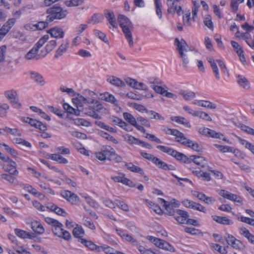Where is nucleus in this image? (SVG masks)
<instances>
[{"label":"nucleus","instance_id":"nucleus-1","mask_svg":"<svg viewBox=\"0 0 254 254\" xmlns=\"http://www.w3.org/2000/svg\"><path fill=\"white\" fill-rule=\"evenodd\" d=\"M118 21L129 46L132 47L133 41L131 31L133 28L132 23L127 16L122 14L118 15Z\"/></svg>","mask_w":254,"mask_h":254},{"label":"nucleus","instance_id":"nucleus-2","mask_svg":"<svg viewBox=\"0 0 254 254\" xmlns=\"http://www.w3.org/2000/svg\"><path fill=\"white\" fill-rule=\"evenodd\" d=\"M175 45L177 46V50L183 63L185 64H188L191 58L192 50L189 48L187 42L183 39L180 41L178 38H176Z\"/></svg>","mask_w":254,"mask_h":254},{"label":"nucleus","instance_id":"nucleus-3","mask_svg":"<svg viewBox=\"0 0 254 254\" xmlns=\"http://www.w3.org/2000/svg\"><path fill=\"white\" fill-rule=\"evenodd\" d=\"M46 13L48 14L47 20L52 22L55 19H62L65 18L67 15V11L66 10H63L60 6L55 5L48 8Z\"/></svg>","mask_w":254,"mask_h":254},{"label":"nucleus","instance_id":"nucleus-4","mask_svg":"<svg viewBox=\"0 0 254 254\" xmlns=\"http://www.w3.org/2000/svg\"><path fill=\"white\" fill-rule=\"evenodd\" d=\"M1 160L5 163L2 166V169L5 171L14 176L18 175L19 173L16 169V163L15 161L6 155L3 156Z\"/></svg>","mask_w":254,"mask_h":254},{"label":"nucleus","instance_id":"nucleus-5","mask_svg":"<svg viewBox=\"0 0 254 254\" xmlns=\"http://www.w3.org/2000/svg\"><path fill=\"white\" fill-rule=\"evenodd\" d=\"M148 239L156 247L171 252L175 251V248L166 241L155 238L153 236H148Z\"/></svg>","mask_w":254,"mask_h":254},{"label":"nucleus","instance_id":"nucleus-6","mask_svg":"<svg viewBox=\"0 0 254 254\" xmlns=\"http://www.w3.org/2000/svg\"><path fill=\"white\" fill-rule=\"evenodd\" d=\"M166 134L173 135L175 136V141L184 145L188 138L185 137L184 134L176 129L167 128L163 130Z\"/></svg>","mask_w":254,"mask_h":254},{"label":"nucleus","instance_id":"nucleus-7","mask_svg":"<svg viewBox=\"0 0 254 254\" xmlns=\"http://www.w3.org/2000/svg\"><path fill=\"white\" fill-rule=\"evenodd\" d=\"M15 18H10L4 23L1 28L0 27V41L2 40L9 32L11 28L15 24Z\"/></svg>","mask_w":254,"mask_h":254},{"label":"nucleus","instance_id":"nucleus-8","mask_svg":"<svg viewBox=\"0 0 254 254\" xmlns=\"http://www.w3.org/2000/svg\"><path fill=\"white\" fill-rule=\"evenodd\" d=\"M159 202L162 204V206L165 208L166 210V213L169 216H173L176 211L175 208L178 207V205L175 202H169L165 200L163 198H159Z\"/></svg>","mask_w":254,"mask_h":254},{"label":"nucleus","instance_id":"nucleus-9","mask_svg":"<svg viewBox=\"0 0 254 254\" xmlns=\"http://www.w3.org/2000/svg\"><path fill=\"white\" fill-rule=\"evenodd\" d=\"M219 194L225 198L228 199L230 200L238 202L240 204H243L242 198L237 194H233L228 191L224 190H221L219 191Z\"/></svg>","mask_w":254,"mask_h":254},{"label":"nucleus","instance_id":"nucleus-10","mask_svg":"<svg viewBox=\"0 0 254 254\" xmlns=\"http://www.w3.org/2000/svg\"><path fill=\"white\" fill-rule=\"evenodd\" d=\"M4 95L10 100V103L14 108L18 109L21 107V104L17 99V94L15 90L6 91L5 92Z\"/></svg>","mask_w":254,"mask_h":254},{"label":"nucleus","instance_id":"nucleus-11","mask_svg":"<svg viewBox=\"0 0 254 254\" xmlns=\"http://www.w3.org/2000/svg\"><path fill=\"white\" fill-rule=\"evenodd\" d=\"M225 240L227 241V244L236 249H241L244 247L243 243L237 239L233 235L228 234L227 237H226Z\"/></svg>","mask_w":254,"mask_h":254},{"label":"nucleus","instance_id":"nucleus-12","mask_svg":"<svg viewBox=\"0 0 254 254\" xmlns=\"http://www.w3.org/2000/svg\"><path fill=\"white\" fill-rule=\"evenodd\" d=\"M104 14L111 25L114 28H117L118 25L113 11L109 9H105L104 11Z\"/></svg>","mask_w":254,"mask_h":254},{"label":"nucleus","instance_id":"nucleus-13","mask_svg":"<svg viewBox=\"0 0 254 254\" xmlns=\"http://www.w3.org/2000/svg\"><path fill=\"white\" fill-rule=\"evenodd\" d=\"M176 213L178 216L174 217L175 220L180 224H185L189 217L188 212L181 209H177Z\"/></svg>","mask_w":254,"mask_h":254},{"label":"nucleus","instance_id":"nucleus-14","mask_svg":"<svg viewBox=\"0 0 254 254\" xmlns=\"http://www.w3.org/2000/svg\"><path fill=\"white\" fill-rule=\"evenodd\" d=\"M52 37L55 38H63L64 37V32L63 29L59 27H54L47 31Z\"/></svg>","mask_w":254,"mask_h":254},{"label":"nucleus","instance_id":"nucleus-15","mask_svg":"<svg viewBox=\"0 0 254 254\" xmlns=\"http://www.w3.org/2000/svg\"><path fill=\"white\" fill-rule=\"evenodd\" d=\"M190 159L191 162H193L195 164L200 166L202 168H205L207 166V163L205 159L202 156L191 155Z\"/></svg>","mask_w":254,"mask_h":254},{"label":"nucleus","instance_id":"nucleus-16","mask_svg":"<svg viewBox=\"0 0 254 254\" xmlns=\"http://www.w3.org/2000/svg\"><path fill=\"white\" fill-rule=\"evenodd\" d=\"M212 218L214 221L221 224L229 225L233 224V221L226 217L213 215Z\"/></svg>","mask_w":254,"mask_h":254},{"label":"nucleus","instance_id":"nucleus-17","mask_svg":"<svg viewBox=\"0 0 254 254\" xmlns=\"http://www.w3.org/2000/svg\"><path fill=\"white\" fill-rule=\"evenodd\" d=\"M237 77V83L240 87L246 89H248L250 88V82L244 76L238 75Z\"/></svg>","mask_w":254,"mask_h":254},{"label":"nucleus","instance_id":"nucleus-18","mask_svg":"<svg viewBox=\"0 0 254 254\" xmlns=\"http://www.w3.org/2000/svg\"><path fill=\"white\" fill-rule=\"evenodd\" d=\"M31 227L34 232L38 234H43L45 232V229L43 226L37 221L31 222Z\"/></svg>","mask_w":254,"mask_h":254},{"label":"nucleus","instance_id":"nucleus-19","mask_svg":"<svg viewBox=\"0 0 254 254\" xmlns=\"http://www.w3.org/2000/svg\"><path fill=\"white\" fill-rule=\"evenodd\" d=\"M171 121L176 122L179 124L183 125L187 127L190 128L191 127V125L189 121L184 117L181 116L172 117L171 118Z\"/></svg>","mask_w":254,"mask_h":254},{"label":"nucleus","instance_id":"nucleus-20","mask_svg":"<svg viewBox=\"0 0 254 254\" xmlns=\"http://www.w3.org/2000/svg\"><path fill=\"white\" fill-rule=\"evenodd\" d=\"M107 81L111 84L117 87H125L126 86V84L123 81L114 76L108 77Z\"/></svg>","mask_w":254,"mask_h":254},{"label":"nucleus","instance_id":"nucleus-21","mask_svg":"<svg viewBox=\"0 0 254 254\" xmlns=\"http://www.w3.org/2000/svg\"><path fill=\"white\" fill-rule=\"evenodd\" d=\"M177 160L180 161L185 163H190L191 160L190 158H188L186 155L182 153H180L177 150L175 151L174 155L173 156Z\"/></svg>","mask_w":254,"mask_h":254},{"label":"nucleus","instance_id":"nucleus-22","mask_svg":"<svg viewBox=\"0 0 254 254\" xmlns=\"http://www.w3.org/2000/svg\"><path fill=\"white\" fill-rule=\"evenodd\" d=\"M184 145L190 148L198 153H201L202 152V149L199 145L196 142H195L190 139H188L186 143H184Z\"/></svg>","mask_w":254,"mask_h":254},{"label":"nucleus","instance_id":"nucleus-23","mask_svg":"<svg viewBox=\"0 0 254 254\" xmlns=\"http://www.w3.org/2000/svg\"><path fill=\"white\" fill-rule=\"evenodd\" d=\"M125 166L131 172L139 173L141 175H144L143 170L140 167L133 165L132 163H126Z\"/></svg>","mask_w":254,"mask_h":254},{"label":"nucleus","instance_id":"nucleus-24","mask_svg":"<svg viewBox=\"0 0 254 254\" xmlns=\"http://www.w3.org/2000/svg\"><path fill=\"white\" fill-rule=\"evenodd\" d=\"M38 50L34 46L32 48L25 56V59L28 60L36 59L38 60L39 59V56L37 55Z\"/></svg>","mask_w":254,"mask_h":254},{"label":"nucleus","instance_id":"nucleus-25","mask_svg":"<svg viewBox=\"0 0 254 254\" xmlns=\"http://www.w3.org/2000/svg\"><path fill=\"white\" fill-rule=\"evenodd\" d=\"M72 234L75 237L78 238V241L79 242V240L83 239L82 237L84 235V231L81 226L77 225L76 227L73 229Z\"/></svg>","mask_w":254,"mask_h":254},{"label":"nucleus","instance_id":"nucleus-26","mask_svg":"<svg viewBox=\"0 0 254 254\" xmlns=\"http://www.w3.org/2000/svg\"><path fill=\"white\" fill-rule=\"evenodd\" d=\"M13 175L9 173L2 174L0 175V177L2 179L7 181L9 183L13 184L14 186H16L18 185V182Z\"/></svg>","mask_w":254,"mask_h":254},{"label":"nucleus","instance_id":"nucleus-27","mask_svg":"<svg viewBox=\"0 0 254 254\" xmlns=\"http://www.w3.org/2000/svg\"><path fill=\"white\" fill-rule=\"evenodd\" d=\"M15 234L19 238L25 239L26 238H32L34 237L33 233H29L25 231L19 229H14Z\"/></svg>","mask_w":254,"mask_h":254},{"label":"nucleus","instance_id":"nucleus-28","mask_svg":"<svg viewBox=\"0 0 254 254\" xmlns=\"http://www.w3.org/2000/svg\"><path fill=\"white\" fill-rule=\"evenodd\" d=\"M179 94L182 96L186 100H190L195 97V94L193 92L187 91L184 90H181Z\"/></svg>","mask_w":254,"mask_h":254},{"label":"nucleus","instance_id":"nucleus-29","mask_svg":"<svg viewBox=\"0 0 254 254\" xmlns=\"http://www.w3.org/2000/svg\"><path fill=\"white\" fill-rule=\"evenodd\" d=\"M110 153H111V154L109 158H108L109 160L114 161L117 163H119L122 162V157L120 155L116 153L114 149H111V151L110 150Z\"/></svg>","mask_w":254,"mask_h":254},{"label":"nucleus","instance_id":"nucleus-30","mask_svg":"<svg viewBox=\"0 0 254 254\" xmlns=\"http://www.w3.org/2000/svg\"><path fill=\"white\" fill-rule=\"evenodd\" d=\"M63 108L64 110L68 113L74 114L76 116H79L80 114V110L78 109L77 110L71 107L69 104L67 103H64L63 104ZM77 108H78L79 107L77 106Z\"/></svg>","mask_w":254,"mask_h":254},{"label":"nucleus","instance_id":"nucleus-31","mask_svg":"<svg viewBox=\"0 0 254 254\" xmlns=\"http://www.w3.org/2000/svg\"><path fill=\"white\" fill-rule=\"evenodd\" d=\"M208 61L210 64L211 67L213 70L214 73L215 74V77L217 79H219L220 78L219 75V71L215 61L212 58H209L208 59Z\"/></svg>","mask_w":254,"mask_h":254},{"label":"nucleus","instance_id":"nucleus-32","mask_svg":"<svg viewBox=\"0 0 254 254\" xmlns=\"http://www.w3.org/2000/svg\"><path fill=\"white\" fill-rule=\"evenodd\" d=\"M3 146L4 148V150L9 153L13 157L16 158L18 155L17 151L15 150L14 148L10 147L7 144L5 143H0V147Z\"/></svg>","mask_w":254,"mask_h":254},{"label":"nucleus","instance_id":"nucleus-33","mask_svg":"<svg viewBox=\"0 0 254 254\" xmlns=\"http://www.w3.org/2000/svg\"><path fill=\"white\" fill-rule=\"evenodd\" d=\"M31 78L38 83L43 85L44 80L42 76L36 72H31Z\"/></svg>","mask_w":254,"mask_h":254},{"label":"nucleus","instance_id":"nucleus-34","mask_svg":"<svg viewBox=\"0 0 254 254\" xmlns=\"http://www.w3.org/2000/svg\"><path fill=\"white\" fill-rule=\"evenodd\" d=\"M50 158L53 160L59 162L60 163L67 164L68 163V161L66 159L58 154H51Z\"/></svg>","mask_w":254,"mask_h":254},{"label":"nucleus","instance_id":"nucleus-35","mask_svg":"<svg viewBox=\"0 0 254 254\" xmlns=\"http://www.w3.org/2000/svg\"><path fill=\"white\" fill-rule=\"evenodd\" d=\"M63 227V225L60 222H58V223H57L52 228V231L54 235L59 237L64 230Z\"/></svg>","mask_w":254,"mask_h":254},{"label":"nucleus","instance_id":"nucleus-36","mask_svg":"<svg viewBox=\"0 0 254 254\" xmlns=\"http://www.w3.org/2000/svg\"><path fill=\"white\" fill-rule=\"evenodd\" d=\"M67 47L68 43L62 44L56 51L54 58H58L59 57L61 56L63 53L66 52Z\"/></svg>","mask_w":254,"mask_h":254},{"label":"nucleus","instance_id":"nucleus-37","mask_svg":"<svg viewBox=\"0 0 254 254\" xmlns=\"http://www.w3.org/2000/svg\"><path fill=\"white\" fill-rule=\"evenodd\" d=\"M93 33L94 34L101 40H102V41L104 42L105 43L108 45L109 44V41L107 40L106 38V35L105 33L97 29H94L93 30Z\"/></svg>","mask_w":254,"mask_h":254},{"label":"nucleus","instance_id":"nucleus-38","mask_svg":"<svg viewBox=\"0 0 254 254\" xmlns=\"http://www.w3.org/2000/svg\"><path fill=\"white\" fill-rule=\"evenodd\" d=\"M157 148L163 152L166 153L169 155H171L172 157L176 151V150H174L170 147L160 145L157 146Z\"/></svg>","mask_w":254,"mask_h":254},{"label":"nucleus","instance_id":"nucleus-39","mask_svg":"<svg viewBox=\"0 0 254 254\" xmlns=\"http://www.w3.org/2000/svg\"><path fill=\"white\" fill-rule=\"evenodd\" d=\"M125 140L130 144L138 145L140 140L135 137L127 134L124 136Z\"/></svg>","mask_w":254,"mask_h":254},{"label":"nucleus","instance_id":"nucleus-40","mask_svg":"<svg viewBox=\"0 0 254 254\" xmlns=\"http://www.w3.org/2000/svg\"><path fill=\"white\" fill-rule=\"evenodd\" d=\"M193 116L199 117L206 121H211L212 120L211 117L207 113L202 111H195Z\"/></svg>","mask_w":254,"mask_h":254},{"label":"nucleus","instance_id":"nucleus-41","mask_svg":"<svg viewBox=\"0 0 254 254\" xmlns=\"http://www.w3.org/2000/svg\"><path fill=\"white\" fill-rule=\"evenodd\" d=\"M89 105L92 104V107L97 111L101 110L103 109V106L100 103V102L96 100L93 99L92 98L89 99Z\"/></svg>","mask_w":254,"mask_h":254},{"label":"nucleus","instance_id":"nucleus-42","mask_svg":"<svg viewBox=\"0 0 254 254\" xmlns=\"http://www.w3.org/2000/svg\"><path fill=\"white\" fill-rule=\"evenodd\" d=\"M124 119L130 125L134 126L136 123V120L133 116L128 113H124L123 114Z\"/></svg>","mask_w":254,"mask_h":254},{"label":"nucleus","instance_id":"nucleus-43","mask_svg":"<svg viewBox=\"0 0 254 254\" xmlns=\"http://www.w3.org/2000/svg\"><path fill=\"white\" fill-rule=\"evenodd\" d=\"M146 113L149 115V118L151 119H158L161 121L164 120V118L159 113L153 111H149L147 109V112Z\"/></svg>","mask_w":254,"mask_h":254},{"label":"nucleus","instance_id":"nucleus-44","mask_svg":"<svg viewBox=\"0 0 254 254\" xmlns=\"http://www.w3.org/2000/svg\"><path fill=\"white\" fill-rule=\"evenodd\" d=\"M57 45V42L56 40H50L48 43L46 45L45 49L46 53L44 56L52 51Z\"/></svg>","mask_w":254,"mask_h":254},{"label":"nucleus","instance_id":"nucleus-45","mask_svg":"<svg viewBox=\"0 0 254 254\" xmlns=\"http://www.w3.org/2000/svg\"><path fill=\"white\" fill-rule=\"evenodd\" d=\"M198 105L203 107H207L211 109H214L216 108V106L215 104L208 101H198Z\"/></svg>","mask_w":254,"mask_h":254},{"label":"nucleus","instance_id":"nucleus-46","mask_svg":"<svg viewBox=\"0 0 254 254\" xmlns=\"http://www.w3.org/2000/svg\"><path fill=\"white\" fill-rule=\"evenodd\" d=\"M83 2V0H69L64 2L65 4L68 7L77 6Z\"/></svg>","mask_w":254,"mask_h":254},{"label":"nucleus","instance_id":"nucleus-47","mask_svg":"<svg viewBox=\"0 0 254 254\" xmlns=\"http://www.w3.org/2000/svg\"><path fill=\"white\" fill-rule=\"evenodd\" d=\"M79 242L83 244L85 247L89 248L91 250H94L96 248V245L90 241L87 240L85 239H81L79 240Z\"/></svg>","mask_w":254,"mask_h":254},{"label":"nucleus","instance_id":"nucleus-48","mask_svg":"<svg viewBox=\"0 0 254 254\" xmlns=\"http://www.w3.org/2000/svg\"><path fill=\"white\" fill-rule=\"evenodd\" d=\"M9 109L8 105L5 103L0 104V117H5L7 115V111Z\"/></svg>","mask_w":254,"mask_h":254},{"label":"nucleus","instance_id":"nucleus-49","mask_svg":"<svg viewBox=\"0 0 254 254\" xmlns=\"http://www.w3.org/2000/svg\"><path fill=\"white\" fill-rule=\"evenodd\" d=\"M154 5L155 7L156 13L158 17L161 19L162 17L161 10L162 4L159 0H155Z\"/></svg>","mask_w":254,"mask_h":254},{"label":"nucleus","instance_id":"nucleus-50","mask_svg":"<svg viewBox=\"0 0 254 254\" xmlns=\"http://www.w3.org/2000/svg\"><path fill=\"white\" fill-rule=\"evenodd\" d=\"M49 38V36L48 35H45L43 36L42 38H41L38 42L34 45V47L37 48L38 50L39 49L43 46V45L45 43L46 41Z\"/></svg>","mask_w":254,"mask_h":254},{"label":"nucleus","instance_id":"nucleus-51","mask_svg":"<svg viewBox=\"0 0 254 254\" xmlns=\"http://www.w3.org/2000/svg\"><path fill=\"white\" fill-rule=\"evenodd\" d=\"M84 224L91 230H95L96 227L92 220L89 217H83Z\"/></svg>","mask_w":254,"mask_h":254},{"label":"nucleus","instance_id":"nucleus-52","mask_svg":"<svg viewBox=\"0 0 254 254\" xmlns=\"http://www.w3.org/2000/svg\"><path fill=\"white\" fill-rule=\"evenodd\" d=\"M190 208L197 210L199 211L206 213L207 209L206 208L198 203L192 202Z\"/></svg>","mask_w":254,"mask_h":254},{"label":"nucleus","instance_id":"nucleus-53","mask_svg":"<svg viewBox=\"0 0 254 254\" xmlns=\"http://www.w3.org/2000/svg\"><path fill=\"white\" fill-rule=\"evenodd\" d=\"M102 19L103 17L101 14L95 13L91 16L89 22H93L94 24H97L100 22Z\"/></svg>","mask_w":254,"mask_h":254},{"label":"nucleus","instance_id":"nucleus-54","mask_svg":"<svg viewBox=\"0 0 254 254\" xmlns=\"http://www.w3.org/2000/svg\"><path fill=\"white\" fill-rule=\"evenodd\" d=\"M111 149H114V148L109 145H105L102 147L101 150L103 153V154L105 155V157L106 159H108V158L111 155L110 150H111Z\"/></svg>","mask_w":254,"mask_h":254},{"label":"nucleus","instance_id":"nucleus-55","mask_svg":"<svg viewBox=\"0 0 254 254\" xmlns=\"http://www.w3.org/2000/svg\"><path fill=\"white\" fill-rule=\"evenodd\" d=\"M204 25L211 30L213 29V24L210 15H207L203 20Z\"/></svg>","mask_w":254,"mask_h":254},{"label":"nucleus","instance_id":"nucleus-56","mask_svg":"<svg viewBox=\"0 0 254 254\" xmlns=\"http://www.w3.org/2000/svg\"><path fill=\"white\" fill-rule=\"evenodd\" d=\"M153 163L155 164L159 168L162 169L164 170H165V169L167 168V164L162 161L157 157L155 158V160H154V162H153Z\"/></svg>","mask_w":254,"mask_h":254},{"label":"nucleus","instance_id":"nucleus-57","mask_svg":"<svg viewBox=\"0 0 254 254\" xmlns=\"http://www.w3.org/2000/svg\"><path fill=\"white\" fill-rule=\"evenodd\" d=\"M185 232L190 234L191 235H196L198 234H201L202 235V233L198 229H196L194 228L186 227L184 230Z\"/></svg>","mask_w":254,"mask_h":254},{"label":"nucleus","instance_id":"nucleus-58","mask_svg":"<svg viewBox=\"0 0 254 254\" xmlns=\"http://www.w3.org/2000/svg\"><path fill=\"white\" fill-rule=\"evenodd\" d=\"M3 131L8 132L11 134L13 135L18 136H21V132L17 128H11L8 127H5L4 128H3Z\"/></svg>","mask_w":254,"mask_h":254},{"label":"nucleus","instance_id":"nucleus-59","mask_svg":"<svg viewBox=\"0 0 254 254\" xmlns=\"http://www.w3.org/2000/svg\"><path fill=\"white\" fill-rule=\"evenodd\" d=\"M49 109L54 114L58 115L59 117L63 118L65 113L63 112L58 108H55L53 106H49Z\"/></svg>","mask_w":254,"mask_h":254},{"label":"nucleus","instance_id":"nucleus-60","mask_svg":"<svg viewBox=\"0 0 254 254\" xmlns=\"http://www.w3.org/2000/svg\"><path fill=\"white\" fill-rule=\"evenodd\" d=\"M115 202H116V204L119 207L122 209L123 210L125 211H129V207L127 204L125 203L124 202L121 201L118 199L115 200Z\"/></svg>","mask_w":254,"mask_h":254},{"label":"nucleus","instance_id":"nucleus-61","mask_svg":"<svg viewBox=\"0 0 254 254\" xmlns=\"http://www.w3.org/2000/svg\"><path fill=\"white\" fill-rule=\"evenodd\" d=\"M101 135L106 138L107 140L112 141L115 144H118L119 142L117 139L106 132L102 131L101 133Z\"/></svg>","mask_w":254,"mask_h":254},{"label":"nucleus","instance_id":"nucleus-62","mask_svg":"<svg viewBox=\"0 0 254 254\" xmlns=\"http://www.w3.org/2000/svg\"><path fill=\"white\" fill-rule=\"evenodd\" d=\"M126 82L130 87L134 89H136L137 88V85L138 82L134 79L127 77L125 79Z\"/></svg>","mask_w":254,"mask_h":254},{"label":"nucleus","instance_id":"nucleus-63","mask_svg":"<svg viewBox=\"0 0 254 254\" xmlns=\"http://www.w3.org/2000/svg\"><path fill=\"white\" fill-rule=\"evenodd\" d=\"M75 124L78 126L88 127L90 124L89 122L83 119L77 118L74 120Z\"/></svg>","mask_w":254,"mask_h":254},{"label":"nucleus","instance_id":"nucleus-64","mask_svg":"<svg viewBox=\"0 0 254 254\" xmlns=\"http://www.w3.org/2000/svg\"><path fill=\"white\" fill-rule=\"evenodd\" d=\"M241 222L246 223L249 225L254 226V219L250 218L247 217L241 216L239 218Z\"/></svg>","mask_w":254,"mask_h":254}]
</instances>
